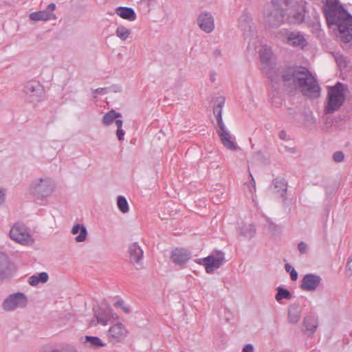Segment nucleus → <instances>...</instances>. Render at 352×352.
I'll return each instance as SVG.
<instances>
[{
  "instance_id": "1",
  "label": "nucleus",
  "mask_w": 352,
  "mask_h": 352,
  "mask_svg": "<svg viewBox=\"0 0 352 352\" xmlns=\"http://www.w3.org/2000/svg\"><path fill=\"white\" fill-rule=\"evenodd\" d=\"M276 89L280 84L288 93L299 89L303 96L309 98H318L320 96V87L312 73L305 67L292 65L278 68L269 76Z\"/></svg>"
},
{
  "instance_id": "2",
  "label": "nucleus",
  "mask_w": 352,
  "mask_h": 352,
  "mask_svg": "<svg viewBox=\"0 0 352 352\" xmlns=\"http://www.w3.org/2000/svg\"><path fill=\"white\" fill-rule=\"evenodd\" d=\"M323 12L329 26L336 25L339 31L344 32V25L352 22V16L339 5L338 0H326Z\"/></svg>"
},
{
  "instance_id": "3",
  "label": "nucleus",
  "mask_w": 352,
  "mask_h": 352,
  "mask_svg": "<svg viewBox=\"0 0 352 352\" xmlns=\"http://www.w3.org/2000/svg\"><path fill=\"white\" fill-rule=\"evenodd\" d=\"M346 85L340 82L328 87L324 109L326 114H332L341 108L346 100Z\"/></svg>"
},
{
  "instance_id": "4",
  "label": "nucleus",
  "mask_w": 352,
  "mask_h": 352,
  "mask_svg": "<svg viewBox=\"0 0 352 352\" xmlns=\"http://www.w3.org/2000/svg\"><path fill=\"white\" fill-rule=\"evenodd\" d=\"M217 104L213 107V113L215 115L218 125V129L217 130V134L219 135L221 143L228 149L231 151H236L237 149V144L232 140V135L230 131L227 129L222 119L221 109L225 103V98L223 97H219L216 100Z\"/></svg>"
},
{
  "instance_id": "5",
  "label": "nucleus",
  "mask_w": 352,
  "mask_h": 352,
  "mask_svg": "<svg viewBox=\"0 0 352 352\" xmlns=\"http://www.w3.org/2000/svg\"><path fill=\"white\" fill-rule=\"evenodd\" d=\"M55 189V184L48 177L35 179L30 186V192L37 199L42 200L52 195Z\"/></svg>"
},
{
  "instance_id": "6",
  "label": "nucleus",
  "mask_w": 352,
  "mask_h": 352,
  "mask_svg": "<svg viewBox=\"0 0 352 352\" xmlns=\"http://www.w3.org/2000/svg\"><path fill=\"white\" fill-rule=\"evenodd\" d=\"M23 92L30 102H38L44 97V87L36 80H30L23 85Z\"/></svg>"
},
{
  "instance_id": "7",
  "label": "nucleus",
  "mask_w": 352,
  "mask_h": 352,
  "mask_svg": "<svg viewBox=\"0 0 352 352\" xmlns=\"http://www.w3.org/2000/svg\"><path fill=\"white\" fill-rule=\"evenodd\" d=\"M225 261V254L222 251L215 250L208 256L203 258V265L207 273H212L214 269L219 268Z\"/></svg>"
},
{
  "instance_id": "8",
  "label": "nucleus",
  "mask_w": 352,
  "mask_h": 352,
  "mask_svg": "<svg viewBox=\"0 0 352 352\" xmlns=\"http://www.w3.org/2000/svg\"><path fill=\"white\" fill-rule=\"evenodd\" d=\"M28 303L26 296L21 292L10 295L3 302L6 311H13L18 307H24Z\"/></svg>"
},
{
  "instance_id": "9",
  "label": "nucleus",
  "mask_w": 352,
  "mask_h": 352,
  "mask_svg": "<svg viewBox=\"0 0 352 352\" xmlns=\"http://www.w3.org/2000/svg\"><path fill=\"white\" fill-rule=\"evenodd\" d=\"M285 16L283 9L274 7L264 11L265 23L270 27H278L283 22Z\"/></svg>"
},
{
  "instance_id": "10",
  "label": "nucleus",
  "mask_w": 352,
  "mask_h": 352,
  "mask_svg": "<svg viewBox=\"0 0 352 352\" xmlns=\"http://www.w3.org/2000/svg\"><path fill=\"white\" fill-rule=\"evenodd\" d=\"M10 238L21 244H28L32 241L30 234L27 232L26 228L18 223L14 224L10 231Z\"/></svg>"
},
{
  "instance_id": "11",
  "label": "nucleus",
  "mask_w": 352,
  "mask_h": 352,
  "mask_svg": "<svg viewBox=\"0 0 352 352\" xmlns=\"http://www.w3.org/2000/svg\"><path fill=\"white\" fill-rule=\"evenodd\" d=\"M197 23L199 28L206 33H211L214 29V19L209 12H201L197 18Z\"/></svg>"
},
{
  "instance_id": "12",
  "label": "nucleus",
  "mask_w": 352,
  "mask_h": 352,
  "mask_svg": "<svg viewBox=\"0 0 352 352\" xmlns=\"http://www.w3.org/2000/svg\"><path fill=\"white\" fill-rule=\"evenodd\" d=\"M14 271V265L10 261L8 255L3 252H0V280L11 277Z\"/></svg>"
},
{
  "instance_id": "13",
  "label": "nucleus",
  "mask_w": 352,
  "mask_h": 352,
  "mask_svg": "<svg viewBox=\"0 0 352 352\" xmlns=\"http://www.w3.org/2000/svg\"><path fill=\"white\" fill-rule=\"evenodd\" d=\"M239 26L244 31L245 38L253 36L255 28L253 25L252 19L250 12L245 10L239 19Z\"/></svg>"
},
{
  "instance_id": "14",
  "label": "nucleus",
  "mask_w": 352,
  "mask_h": 352,
  "mask_svg": "<svg viewBox=\"0 0 352 352\" xmlns=\"http://www.w3.org/2000/svg\"><path fill=\"white\" fill-rule=\"evenodd\" d=\"M322 278L314 274H307L302 279L301 289L305 291H314L320 285Z\"/></svg>"
},
{
  "instance_id": "15",
  "label": "nucleus",
  "mask_w": 352,
  "mask_h": 352,
  "mask_svg": "<svg viewBox=\"0 0 352 352\" xmlns=\"http://www.w3.org/2000/svg\"><path fill=\"white\" fill-rule=\"evenodd\" d=\"M56 9V4L50 3L44 10L34 12L30 14V19L32 21H47L54 18L53 11Z\"/></svg>"
},
{
  "instance_id": "16",
  "label": "nucleus",
  "mask_w": 352,
  "mask_h": 352,
  "mask_svg": "<svg viewBox=\"0 0 352 352\" xmlns=\"http://www.w3.org/2000/svg\"><path fill=\"white\" fill-rule=\"evenodd\" d=\"M286 43L293 47H303L306 45V40L299 32L286 31Z\"/></svg>"
},
{
  "instance_id": "17",
  "label": "nucleus",
  "mask_w": 352,
  "mask_h": 352,
  "mask_svg": "<svg viewBox=\"0 0 352 352\" xmlns=\"http://www.w3.org/2000/svg\"><path fill=\"white\" fill-rule=\"evenodd\" d=\"M129 261L133 264H140L143 258V250L138 243H133L129 247Z\"/></svg>"
},
{
  "instance_id": "18",
  "label": "nucleus",
  "mask_w": 352,
  "mask_h": 352,
  "mask_svg": "<svg viewBox=\"0 0 352 352\" xmlns=\"http://www.w3.org/2000/svg\"><path fill=\"white\" fill-rule=\"evenodd\" d=\"M190 258V253L184 248H177L172 252L171 259L175 264L182 265Z\"/></svg>"
},
{
  "instance_id": "19",
  "label": "nucleus",
  "mask_w": 352,
  "mask_h": 352,
  "mask_svg": "<svg viewBox=\"0 0 352 352\" xmlns=\"http://www.w3.org/2000/svg\"><path fill=\"white\" fill-rule=\"evenodd\" d=\"M127 331L121 322H117L111 327L109 330V337L115 339L116 341L123 340L126 336Z\"/></svg>"
},
{
  "instance_id": "20",
  "label": "nucleus",
  "mask_w": 352,
  "mask_h": 352,
  "mask_svg": "<svg viewBox=\"0 0 352 352\" xmlns=\"http://www.w3.org/2000/svg\"><path fill=\"white\" fill-rule=\"evenodd\" d=\"M115 13L122 19L129 21H135L137 17L135 10L130 7L119 6L116 9Z\"/></svg>"
},
{
  "instance_id": "21",
  "label": "nucleus",
  "mask_w": 352,
  "mask_h": 352,
  "mask_svg": "<svg viewBox=\"0 0 352 352\" xmlns=\"http://www.w3.org/2000/svg\"><path fill=\"white\" fill-rule=\"evenodd\" d=\"M301 317V309L299 305L292 304L288 308V321L291 324H296L298 322Z\"/></svg>"
},
{
  "instance_id": "22",
  "label": "nucleus",
  "mask_w": 352,
  "mask_h": 352,
  "mask_svg": "<svg viewBox=\"0 0 352 352\" xmlns=\"http://www.w3.org/2000/svg\"><path fill=\"white\" fill-rule=\"evenodd\" d=\"M274 192L285 198L287 190V182L283 177H276L273 180Z\"/></svg>"
},
{
  "instance_id": "23",
  "label": "nucleus",
  "mask_w": 352,
  "mask_h": 352,
  "mask_svg": "<svg viewBox=\"0 0 352 352\" xmlns=\"http://www.w3.org/2000/svg\"><path fill=\"white\" fill-rule=\"evenodd\" d=\"M305 331L313 334L318 327V318L314 315H308L303 320Z\"/></svg>"
},
{
  "instance_id": "24",
  "label": "nucleus",
  "mask_w": 352,
  "mask_h": 352,
  "mask_svg": "<svg viewBox=\"0 0 352 352\" xmlns=\"http://www.w3.org/2000/svg\"><path fill=\"white\" fill-rule=\"evenodd\" d=\"M78 232H80V234L76 237V241L78 243L85 241L87 236L86 227L79 223L74 225L72 229V233L73 234H77Z\"/></svg>"
},
{
  "instance_id": "25",
  "label": "nucleus",
  "mask_w": 352,
  "mask_h": 352,
  "mask_svg": "<svg viewBox=\"0 0 352 352\" xmlns=\"http://www.w3.org/2000/svg\"><path fill=\"white\" fill-rule=\"evenodd\" d=\"M93 310L94 311V316L97 319V322L102 325H107L109 319V314L100 307L94 308Z\"/></svg>"
},
{
  "instance_id": "26",
  "label": "nucleus",
  "mask_w": 352,
  "mask_h": 352,
  "mask_svg": "<svg viewBox=\"0 0 352 352\" xmlns=\"http://www.w3.org/2000/svg\"><path fill=\"white\" fill-rule=\"evenodd\" d=\"M239 234L245 239H251L254 236L256 230L252 224H245L240 227L238 230Z\"/></svg>"
},
{
  "instance_id": "27",
  "label": "nucleus",
  "mask_w": 352,
  "mask_h": 352,
  "mask_svg": "<svg viewBox=\"0 0 352 352\" xmlns=\"http://www.w3.org/2000/svg\"><path fill=\"white\" fill-rule=\"evenodd\" d=\"M84 339V343L88 344L90 347L98 349L106 346V344L96 336H85Z\"/></svg>"
},
{
  "instance_id": "28",
  "label": "nucleus",
  "mask_w": 352,
  "mask_h": 352,
  "mask_svg": "<svg viewBox=\"0 0 352 352\" xmlns=\"http://www.w3.org/2000/svg\"><path fill=\"white\" fill-rule=\"evenodd\" d=\"M121 116H122L120 113L116 112L115 110L111 109L104 115L102 118V123L105 126H109L111 124L116 118H120Z\"/></svg>"
},
{
  "instance_id": "29",
  "label": "nucleus",
  "mask_w": 352,
  "mask_h": 352,
  "mask_svg": "<svg viewBox=\"0 0 352 352\" xmlns=\"http://www.w3.org/2000/svg\"><path fill=\"white\" fill-rule=\"evenodd\" d=\"M344 32L339 31L340 37L344 43H349L352 41V22L346 24Z\"/></svg>"
},
{
  "instance_id": "30",
  "label": "nucleus",
  "mask_w": 352,
  "mask_h": 352,
  "mask_svg": "<svg viewBox=\"0 0 352 352\" xmlns=\"http://www.w3.org/2000/svg\"><path fill=\"white\" fill-rule=\"evenodd\" d=\"M276 291L277 293L275 296V298L278 302H280L283 299L289 300L292 297V293L287 289L278 287Z\"/></svg>"
},
{
  "instance_id": "31",
  "label": "nucleus",
  "mask_w": 352,
  "mask_h": 352,
  "mask_svg": "<svg viewBox=\"0 0 352 352\" xmlns=\"http://www.w3.org/2000/svg\"><path fill=\"white\" fill-rule=\"evenodd\" d=\"M40 352H77L72 346L63 347L60 350L54 348L52 346H44Z\"/></svg>"
},
{
  "instance_id": "32",
  "label": "nucleus",
  "mask_w": 352,
  "mask_h": 352,
  "mask_svg": "<svg viewBox=\"0 0 352 352\" xmlns=\"http://www.w3.org/2000/svg\"><path fill=\"white\" fill-rule=\"evenodd\" d=\"M117 206L119 210L122 213H126L129 211V204L126 198L123 196H118L117 198Z\"/></svg>"
},
{
  "instance_id": "33",
  "label": "nucleus",
  "mask_w": 352,
  "mask_h": 352,
  "mask_svg": "<svg viewBox=\"0 0 352 352\" xmlns=\"http://www.w3.org/2000/svg\"><path fill=\"white\" fill-rule=\"evenodd\" d=\"M130 34V30L124 26L120 25L116 30V35L121 40L125 41Z\"/></svg>"
},
{
  "instance_id": "34",
  "label": "nucleus",
  "mask_w": 352,
  "mask_h": 352,
  "mask_svg": "<svg viewBox=\"0 0 352 352\" xmlns=\"http://www.w3.org/2000/svg\"><path fill=\"white\" fill-rule=\"evenodd\" d=\"M272 52L269 49H263L260 52V58L262 63H268L271 59Z\"/></svg>"
},
{
  "instance_id": "35",
  "label": "nucleus",
  "mask_w": 352,
  "mask_h": 352,
  "mask_svg": "<svg viewBox=\"0 0 352 352\" xmlns=\"http://www.w3.org/2000/svg\"><path fill=\"white\" fill-rule=\"evenodd\" d=\"M285 270L289 272L290 277L292 280H296L298 279V273L296 270L292 267L289 263H286L285 265Z\"/></svg>"
},
{
  "instance_id": "36",
  "label": "nucleus",
  "mask_w": 352,
  "mask_h": 352,
  "mask_svg": "<svg viewBox=\"0 0 352 352\" xmlns=\"http://www.w3.org/2000/svg\"><path fill=\"white\" fill-rule=\"evenodd\" d=\"M293 19H291V22L300 23L304 21L305 15L302 12H296L293 16Z\"/></svg>"
},
{
  "instance_id": "37",
  "label": "nucleus",
  "mask_w": 352,
  "mask_h": 352,
  "mask_svg": "<svg viewBox=\"0 0 352 352\" xmlns=\"http://www.w3.org/2000/svg\"><path fill=\"white\" fill-rule=\"evenodd\" d=\"M344 155L342 151H336L333 155V159L336 162H340L344 160Z\"/></svg>"
},
{
  "instance_id": "38",
  "label": "nucleus",
  "mask_w": 352,
  "mask_h": 352,
  "mask_svg": "<svg viewBox=\"0 0 352 352\" xmlns=\"http://www.w3.org/2000/svg\"><path fill=\"white\" fill-rule=\"evenodd\" d=\"M298 250L301 254H306L307 252V245L305 242L301 241L298 245Z\"/></svg>"
},
{
  "instance_id": "39",
  "label": "nucleus",
  "mask_w": 352,
  "mask_h": 352,
  "mask_svg": "<svg viewBox=\"0 0 352 352\" xmlns=\"http://www.w3.org/2000/svg\"><path fill=\"white\" fill-rule=\"evenodd\" d=\"M39 283L38 276L33 275L29 278L28 283L32 286H36Z\"/></svg>"
},
{
  "instance_id": "40",
  "label": "nucleus",
  "mask_w": 352,
  "mask_h": 352,
  "mask_svg": "<svg viewBox=\"0 0 352 352\" xmlns=\"http://www.w3.org/2000/svg\"><path fill=\"white\" fill-rule=\"evenodd\" d=\"M40 283H45L48 280L49 276L47 272H41L38 274Z\"/></svg>"
},
{
  "instance_id": "41",
  "label": "nucleus",
  "mask_w": 352,
  "mask_h": 352,
  "mask_svg": "<svg viewBox=\"0 0 352 352\" xmlns=\"http://www.w3.org/2000/svg\"><path fill=\"white\" fill-rule=\"evenodd\" d=\"M336 61L340 67H346V60L345 57L343 56H340L336 58Z\"/></svg>"
},
{
  "instance_id": "42",
  "label": "nucleus",
  "mask_w": 352,
  "mask_h": 352,
  "mask_svg": "<svg viewBox=\"0 0 352 352\" xmlns=\"http://www.w3.org/2000/svg\"><path fill=\"white\" fill-rule=\"evenodd\" d=\"M124 134H125V133H124V131L122 129H117L116 135L118 137V139L120 141L124 140Z\"/></svg>"
},
{
  "instance_id": "43",
  "label": "nucleus",
  "mask_w": 352,
  "mask_h": 352,
  "mask_svg": "<svg viewBox=\"0 0 352 352\" xmlns=\"http://www.w3.org/2000/svg\"><path fill=\"white\" fill-rule=\"evenodd\" d=\"M290 0H272L273 4H276L277 6L285 4L287 6L289 3Z\"/></svg>"
},
{
  "instance_id": "44",
  "label": "nucleus",
  "mask_w": 352,
  "mask_h": 352,
  "mask_svg": "<svg viewBox=\"0 0 352 352\" xmlns=\"http://www.w3.org/2000/svg\"><path fill=\"white\" fill-rule=\"evenodd\" d=\"M243 352H254V346L251 344H247L243 349Z\"/></svg>"
},
{
  "instance_id": "45",
  "label": "nucleus",
  "mask_w": 352,
  "mask_h": 352,
  "mask_svg": "<svg viewBox=\"0 0 352 352\" xmlns=\"http://www.w3.org/2000/svg\"><path fill=\"white\" fill-rule=\"evenodd\" d=\"M6 192L3 189H0V205L5 201Z\"/></svg>"
},
{
  "instance_id": "46",
  "label": "nucleus",
  "mask_w": 352,
  "mask_h": 352,
  "mask_svg": "<svg viewBox=\"0 0 352 352\" xmlns=\"http://www.w3.org/2000/svg\"><path fill=\"white\" fill-rule=\"evenodd\" d=\"M94 93L98 94H104L107 93V88H98L94 90Z\"/></svg>"
},
{
  "instance_id": "47",
  "label": "nucleus",
  "mask_w": 352,
  "mask_h": 352,
  "mask_svg": "<svg viewBox=\"0 0 352 352\" xmlns=\"http://www.w3.org/2000/svg\"><path fill=\"white\" fill-rule=\"evenodd\" d=\"M116 124L118 129H122L123 122L121 120H118L117 118L115 120Z\"/></svg>"
},
{
  "instance_id": "48",
  "label": "nucleus",
  "mask_w": 352,
  "mask_h": 352,
  "mask_svg": "<svg viewBox=\"0 0 352 352\" xmlns=\"http://www.w3.org/2000/svg\"><path fill=\"white\" fill-rule=\"evenodd\" d=\"M278 135L280 139L285 140L287 137V133L285 131H280Z\"/></svg>"
},
{
  "instance_id": "49",
  "label": "nucleus",
  "mask_w": 352,
  "mask_h": 352,
  "mask_svg": "<svg viewBox=\"0 0 352 352\" xmlns=\"http://www.w3.org/2000/svg\"><path fill=\"white\" fill-rule=\"evenodd\" d=\"M115 306L120 307L122 308V307L124 306V302L123 300H118L115 303Z\"/></svg>"
},
{
  "instance_id": "50",
  "label": "nucleus",
  "mask_w": 352,
  "mask_h": 352,
  "mask_svg": "<svg viewBox=\"0 0 352 352\" xmlns=\"http://www.w3.org/2000/svg\"><path fill=\"white\" fill-rule=\"evenodd\" d=\"M250 177H251V178H252V188H254V190H255V184H256V183H255V181H254V177H253V176H252V173H250Z\"/></svg>"
},
{
  "instance_id": "51",
  "label": "nucleus",
  "mask_w": 352,
  "mask_h": 352,
  "mask_svg": "<svg viewBox=\"0 0 352 352\" xmlns=\"http://www.w3.org/2000/svg\"><path fill=\"white\" fill-rule=\"evenodd\" d=\"M288 110H289L288 114L290 116H293L296 113V111L292 110L291 108H288Z\"/></svg>"
},
{
  "instance_id": "52",
  "label": "nucleus",
  "mask_w": 352,
  "mask_h": 352,
  "mask_svg": "<svg viewBox=\"0 0 352 352\" xmlns=\"http://www.w3.org/2000/svg\"><path fill=\"white\" fill-rule=\"evenodd\" d=\"M122 309H123V311L125 312V313H129L130 311V309L129 307H122Z\"/></svg>"
},
{
  "instance_id": "53",
  "label": "nucleus",
  "mask_w": 352,
  "mask_h": 352,
  "mask_svg": "<svg viewBox=\"0 0 352 352\" xmlns=\"http://www.w3.org/2000/svg\"><path fill=\"white\" fill-rule=\"evenodd\" d=\"M195 262L198 264H201L203 265V258H197L195 260Z\"/></svg>"
},
{
  "instance_id": "54",
  "label": "nucleus",
  "mask_w": 352,
  "mask_h": 352,
  "mask_svg": "<svg viewBox=\"0 0 352 352\" xmlns=\"http://www.w3.org/2000/svg\"><path fill=\"white\" fill-rule=\"evenodd\" d=\"M214 53H215V54H216V55H219L220 52H219V50H216V51L214 52Z\"/></svg>"
}]
</instances>
